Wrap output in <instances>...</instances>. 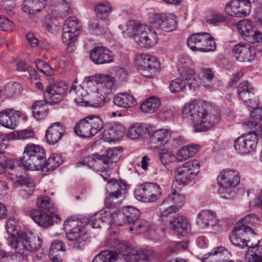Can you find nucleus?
I'll list each match as a JSON object with an SVG mask.
<instances>
[{
    "label": "nucleus",
    "mask_w": 262,
    "mask_h": 262,
    "mask_svg": "<svg viewBox=\"0 0 262 262\" xmlns=\"http://www.w3.org/2000/svg\"><path fill=\"white\" fill-rule=\"evenodd\" d=\"M101 163L99 155H92L83 158L77 164V166L80 167V165H86L91 168L97 170Z\"/></svg>",
    "instance_id": "obj_52"
},
{
    "label": "nucleus",
    "mask_w": 262,
    "mask_h": 262,
    "mask_svg": "<svg viewBox=\"0 0 262 262\" xmlns=\"http://www.w3.org/2000/svg\"><path fill=\"white\" fill-rule=\"evenodd\" d=\"M239 34L246 41L251 43L257 42L262 50V33L259 31L255 23L250 19L240 20L236 25Z\"/></svg>",
    "instance_id": "obj_9"
},
{
    "label": "nucleus",
    "mask_w": 262,
    "mask_h": 262,
    "mask_svg": "<svg viewBox=\"0 0 262 262\" xmlns=\"http://www.w3.org/2000/svg\"><path fill=\"white\" fill-rule=\"evenodd\" d=\"M70 93L75 95V101L78 105L87 106L89 105V101L85 99V91L81 87L72 85Z\"/></svg>",
    "instance_id": "obj_46"
},
{
    "label": "nucleus",
    "mask_w": 262,
    "mask_h": 262,
    "mask_svg": "<svg viewBox=\"0 0 262 262\" xmlns=\"http://www.w3.org/2000/svg\"><path fill=\"white\" fill-rule=\"evenodd\" d=\"M114 82V78L112 76L106 74L103 79L98 83L96 91L107 98L113 93Z\"/></svg>",
    "instance_id": "obj_30"
},
{
    "label": "nucleus",
    "mask_w": 262,
    "mask_h": 262,
    "mask_svg": "<svg viewBox=\"0 0 262 262\" xmlns=\"http://www.w3.org/2000/svg\"><path fill=\"white\" fill-rule=\"evenodd\" d=\"M250 0H232L227 2L225 6V13L233 17H244L251 12Z\"/></svg>",
    "instance_id": "obj_13"
},
{
    "label": "nucleus",
    "mask_w": 262,
    "mask_h": 262,
    "mask_svg": "<svg viewBox=\"0 0 262 262\" xmlns=\"http://www.w3.org/2000/svg\"><path fill=\"white\" fill-rule=\"evenodd\" d=\"M159 157L161 162L165 166L177 160V154L174 155L172 151L165 148L160 151Z\"/></svg>",
    "instance_id": "obj_56"
},
{
    "label": "nucleus",
    "mask_w": 262,
    "mask_h": 262,
    "mask_svg": "<svg viewBox=\"0 0 262 262\" xmlns=\"http://www.w3.org/2000/svg\"><path fill=\"white\" fill-rule=\"evenodd\" d=\"M28 235L24 233H21V234L10 241L9 245L14 246L16 252L20 254H24L28 252Z\"/></svg>",
    "instance_id": "obj_37"
},
{
    "label": "nucleus",
    "mask_w": 262,
    "mask_h": 262,
    "mask_svg": "<svg viewBox=\"0 0 262 262\" xmlns=\"http://www.w3.org/2000/svg\"><path fill=\"white\" fill-rule=\"evenodd\" d=\"M190 223L185 217L178 216L169 220L170 228L179 235H184L190 229Z\"/></svg>",
    "instance_id": "obj_29"
},
{
    "label": "nucleus",
    "mask_w": 262,
    "mask_h": 262,
    "mask_svg": "<svg viewBox=\"0 0 262 262\" xmlns=\"http://www.w3.org/2000/svg\"><path fill=\"white\" fill-rule=\"evenodd\" d=\"M108 196L105 199V203L108 204L110 201L124 197L126 192V185L122 181L116 180H110L107 186Z\"/></svg>",
    "instance_id": "obj_23"
},
{
    "label": "nucleus",
    "mask_w": 262,
    "mask_h": 262,
    "mask_svg": "<svg viewBox=\"0 0 262 262\" xmlns=\"http://www.w3.org/2000/svg\"><path fill=\"white\" fill-rule=\"evenodd\" d=\"M31 219L39 226L47 228L53 225V217L58 219V215L48 214L42 210L37 209L32 210L30 212Z\"/></svg>",
    "instance_id": "obj_26"
},
{
    "label": "nucleus",
    "mask_w": 262,
    "mask_h": 262,
    "mask_svg": "<svg viewBox=\"0 0 262 262\" xmlns=\"http://www.w3.org/2000/svg\"><path fill=\"white\" fill-rule=\"evenodd\" d=\"M126 33L129 36H133L134 40L143 47L150 48L157 42L158 37L155 31L134 20L126 23Z\"/></svg>",
    "instance_id": "obj_2"
},
{
    "label": "nucleus",
    "mask_w": 262,
    "mask_h": 262,
    "mask_svg": "<svg viewBox=\"0 0 262 262\" xmlns=\"http://www.w3.org/2000/svg\"><path fill=\"white\" fill-rule=\"evenodd\" d=\"M240 181L241 176L238 170L230 168L221 170L217 177V182L222 197L228 199L234 192L233 189L239 184Z\"/></svg>",
    "instance_id": "obj_6"
},
{
    "label": "nucleus",
    "mask_w": 262,
    "mask_h": 262,
    "mask_svg": "<svg viewBox=\"0 0 262 262\" xmlns=\"http://www.w3.org/2000/svg\"><path fill=\"white\" fill-rule=\"evenodd\" d=\"M118 255L117 252L103 251L95 257L92 262H114Z\"/></svg>",
    "instance_id": "obj_50"
},
{
    "label": "nucleus",
    "mask_w": 262,
    "mask_h": 262,
    "mask_svg": "<svg viewBox=\"0 0 262 262\" xmlns=\"http://www.w3.org/2000/svg\"><path fill=\"white\" fill-rule=\"evenodd\" d=\"M162 189L160 186L153 183L141 185L135 191L137 199L144 202H154L161 196Z\"/></svg>",
    "instance_id": "obj_14"
},
{
    "label": "nucleus",
    "mask_w": 262,
    "mask_h": 262,
    "mask_svg": "<svg viewBox=\"0 0 262 262\" xmlns=\"http://www.w3.org/2000/svg\"><path fill=\"white\" fill-rule=\"evenodd\" d=\"M99 156L101 163L105 164H109L116 162L118 159L116 151L112 149L106 150V154L99 155Z\"/></svg>",
    "instance_id": "obj_58"
},
{
    "label": "nucleus",
    "mask_w": 262,
    "mask_h": 262,
    "mask_svg": "<svg viewBox=\"0 0 262 262\" xmlns=\"http://www.w3.org/2000/svg\"><path fill=\"white\" fill-rule=\"evenodd\" d=\"M23 117L26 120L27 117L21 112L12 108L4 109L0 112V124L3 126L15 129L19 123V118Z\"/></svg>",
    "instance_id": "obj_19"
},
{
    "label": "nucleus",
    "mask_w": 262,
    "mask_h": 262,
    "mask_svg": "<svg viewBox=\"0 0 262 262\" xmlns=\"http://www.w3.org/2000/svg\"><path fill=\"white\" fill-rule=\"evenodd\" d=\"M66 132V127L60 122L50 124L46 132V139L48 143L54 145L62 138Z\"/></svg>",
    "instance_id": "obj_24"
},
{
    "label": "nucleus",
    "mask_w": 262,
    "mask_h": 262,
    "mask_svg": "<svg viewBox=\"0 0 262 262\" xmlns=\"http://www.w3.org/2000/svg\"><path fill=\"white\" fill-rule=\"evenodd\" d=\"M103 127V121L97 115H89L81 119L75 125L74 132L83 138H90L95 136Z\"/></svg>",
    "instance_id": "obj_8"
},
{
    "label": "nucleus",
    "mask_w": 262,
    "mask_h": 262,
    "mask_svg": "<svg viewBox=\"0 0 262 262\" xmlns=\"http://www.w3.org/2000/svg\"><path fill=\"white\" fill-rule=\"evenodd\" d=\"M95 10L99 18L105 20L108 18L111 13L112 7L108 2H103L95 7Z\"/></svg>",
    "instance_id": "obj_49"
},
{
    "label": "nucleus",
    "mask_w": 262,
    "mask_h": 262,
    "mask_svg": "<svg viewBox=\"0 0 262 262\" xmlns=\"http://www.w3.org/2000/svg\"><path fill=\"white\" fill-rule=\"evenodd\" d=\"M144 132L143 127L139 124H135L130 126L127 132V136L132 139L139 138Z\"/></svg>",
    "instance_id": "obj_59"
},
{
    "label": "nucleus",
    "mask_w": 262,
    "mask_h": 262,
    "mask_svg": "<svg viewBox=\"0 0 262 262\" xmlns=\"http://www.w3.org/2000/svg\"><path fill=\"white\" fill-rule=\"evenodd\" d=\"M257 107L253 108L250 120L243 124L250 129H254L258 134H262V108Z\"/></svg>",
    "instance_id": "obj_28"
},
{
    "label": "nucleus",
    "mask_w": 262,
    "mask_h": 262,
    "mask_svg": "<svg viewBox=\"0 0 262 262\" xmlns=\"http://www.w3.org/2000/svg\"><path fill=\"white\" fill-rule=\"evenodd\" d=\"M259 224V219L258 217L254 214H250L243 218L240 222L236 224L239 225L240 227L245 229L246 231H251L252 229L250 226H255Z\"/></svg>",
    "instance_id": "obj_47"
},
{
    "label": "nucleus",
    "mask_w": 262,
    "mask_h": 262,
    "mask_svg": "<svg viewBox=\"0 0 262 262\" xmlns=\"http://www.w3.org/2000/svg\"><path fill=\"white\" fill-rule=\"evenodd\" d=\"M187 45L192 51L201 52L214 51L216 48L213 37L207 33L192 34L187 39Z\"/></svg>",
    "instance_id": "obj_11"
},
{
    "label": "nucleus",
    "mask_w": 262,
    "mask_h": 262,
    "mask_svg": "<svg viewBox=\"0 0 262 262\" xmlns=\"http://www.w3.org/2000/svg\"><path fill=\"white\" fill-rule=\"evenodd\" d=\"M254 91V88L248 81L242 82L238 87L240 98L248 106L251 108H255L258 105V100Z\"/></svg>",
    "instance_id": "obj_20"
},
{
    "label": "nucleus",
    "mask_w": 262,
    "mask_h": 262,
    "mask_svg": "<svg viewBox=\"0 0 262 262\" xmlns=\"http://www.w3.org/2000/svg\"><path fill=\"white\" fill-rule=\"evenodd\" d=\"M245 236L246 238L245 247H248L249 248L259 244L260 236L256 233L253 229H251V231H248V230L245 231Z\"/></svg>",
    "instance_id": "obj_55"
},
{
    "label": "nucleus",
    "mask_w": 262,
    "mask_h": 262,
    "mask_svg": "<svg viewBox=\"0 0 262 262\" xmlns=\"http://www.w3.org/2000/svg\"><path fill=\"white\" fill-rule=\"evenodd\" d=\"M106 98L101 95L97 91L92 93L89 101V105L98 107L102 106L105 103Z\"/></svg>",
    "instance_id": "obj_57"
},
{
    "label": "nucleus",
    "mask_w": 262,
    "mask_h": 262,
    "mask_svg": "<svg viewBox=\"0 0 262 262\" xmlns=\"http://www.w3.org/2000/svg\"><path fill=\"white\" fill-rule=\"evenodd\" d=\"M200 148V146L197 144H191L183 146L176 153L177 161L182 162L193 157L198 153Z\"/></svg>",
    "instance_id": "obj_36"
},
{
    "label": "nucleus",
    "mask_w": 262,
    "mask_h": 262,
    "mask_svg": "<svg viewBox=\"0 0 262 262\" xmlns=\"http://www.w3.org/2000/svg\"><path fill=\"white\" fill-rule=\"evenodd\" d=\"M6 228L10 238H15L21 234L20 227L17 220L15 219H9L6 222Z\"/></svg>",
    "instance_id": "obj_54"
},
{
    "label": "nucleus",
    "mask_w": 262,
    "mask_h": 262,
    "mask_svg": "<svg viewBox=\"0 0 262 262\" xmlns=\"http://www.w3.org/2000/svg\"><path fill=\"white\" fill-rule=\"evenodd\" d=\"M125 217V222L129 226L139 219L140 211L134 207H126L123 209Z\"/></svg>",
    "instance_id": "obj_51"
},
{
    "label": "nucleus",
    "mask_w": 262,
    "mask_h": 262,
    "mask_svg": "<svg viewBox=\"0 0 262 262\" xmlns=\"http://www.w3.org/2000/svg\"><path fill=\"white\" fill-rule=\"evenodd\" d=\"M200 166V162L196 159L184 162L176 169V182L184 185L188 184L198 176Z\"/></svg>",
    "instance_id": "obj_10"
},
{
    "label": "nucleus",
    "mask_w": 262,
    "mask_h": 262,
    "mask_svg": "<svg viewBox=\"0 0 262 262\" xmlns=\"http://www.w3.org/2000/svg\"><path fill=\"white\" fill-rule=\"evenodd\" d=\"M206 105L199 100H193L185 105L182 110L183 117L189 118L197 132L207 131L220 122L221 114L215 111L208 113Z\"/></svg>",
    "instance_id": "obj_1"
},
{
    "label": "nucleus",
    "mask_w": 262,
    "mask_h": 262,
    "mask_svg": "<svg viewBox=\"0 0 262 262\" xmlns=\"http://www.w3.org/2000/svg\"><path fill=\"white\" fill-rule=\"evenodd\" d=\"M149 229V223L142 219H138L129 225V230L134 234H141L147 231Z\"/></svg>",
    "instance_id": "obj_48"
},
{
    "label": "nucleus",
    "mask_w": 262,
    "mask_h": 262,
    "mask_svg": "<svg viewBox=\"0 0 262 262\" xmlns=\"http://www.w3.org/2000/svg\"><path fill=\"white\" fill-rule=\"evenodd\" d=\"M45 159L44 148L38 145L30 143L25 146L20 161L26 169L39 170L42 168Z\"/></svg>",
    "instance_id": "obj_4"
},
{
    "label": "nucleus",
    "mask_w": 262,
    "mask_h": 262,
    "mask_svg": "<svg viewBox=\"0 0 262 262\" xmlns=\"http://www.w3.org/2000/svg\"><path fill=\"white\" fill-rule=\"evenodd\" d=\"M23 91V85L16 81L7 83L4 88V94L8 98H14L19 96Z\"/></svg>",
    "instance_id": "obj_39"
},
{
    "label": "nucleus",
    "mask_w": 262,
    "mask_h": 262,
    "mask_svg": "<svg viewBox=\"0 0 262 262\" xmlns=\"http://www.w3.org/2000/svg\"><path fill=\"white\" fill-rule=\"evenodd\" d=\"M33 115L37 119H44L48 114V106L45 101H36L32 106Z\"/></svg>",
    "instance_id": "obj_45"
},
{
    "label": "nucleus",
    "mask_w": 262,
    "mask_h": 262,
    "mask_svg": "<svg viewBox=\"0 0 262 262\" xmlns=\"http://www.w3.org/2000/svg\"><path fill=\"white\" fill-rule=\"evenodd\" d=\"M113 102L116 105L125 108L132 107L136 103L134 97L127 93L118 94L114 97Z\"/></svg>",
    "instance_id": "obj_38"
},
{
    "label": "nucleus",
    "mask_w": 262,
    "mask_h": 262,
    "mask_svg": "<svg viewBox=\"0 0 262 262\" xmlns=\"http://www.w3.org/2000/svg\"><path fill=\"white\" fill-rule=\"evenodd\" d=\"M239 225H235L234 230L230 235V239L234 245L243 248L245 247L246 244L245 230V229L241 228Z\"/></svg>",
    "instance_id": "obj_40"
},
{
    "label": "nucleus",
    "mask_w": 262,
    "mask_h": 262,
    "mask_svg": "<svg viewBox=\"0 0 262 262\" xmlns=\"http://www.w3.org/2000/svg\"><path fill=\"white\" fill-rule=\"evenodd\" d=\"M169 202L172 203L173 205L171 206L176 207L178 210L181 208L186 202L185 195L181 193L180 190L173 188V184L172 186L170 193L164 201V203H169Z\"/></svg>",
    "instance_id": "obj_33"
},
{
    "label": "nucleus",
    "mask_w": 262,
    "mask_h": 262,
    "mask_svg": "<svg viewBox=\"0 0 262 262\" xmlns=\"http://www.w3.org/2000/svg\"><path fill=\"white\" fill-rule=\"evenodd\" d=\"M178 67L180 75L185 80L181 78L173 80L169 86L171 92L177 93L183 91L186 82L191 88L194 89L199 86L200 79L196 75L194 70L187 66L186 61L184 59L180 60Z\"/></svg>",
    "instance_id": "obj_3"
},
{
    "label": "nucleus",
    "mask_w": 262,
    "mask_h": 262,
    "mask_svg": "<svg viewBox=\"0 0 262 262\" xmlns=\"http://www.w3.org/2000/svg\"><path fill=\"white\" fill-rule=\"evenodd\" d=\"M203 85L206 89H211L215 88V81L214 72L212 69L202 67L199 72Z\"/></svg>",
    "instance_id": "obj_31"
},
{
    "label": "nucleus",
    "mask_w": 262,
    "mask_h": 262,
    "mask_svg": "<svg viewBox=\"0 0 262 262\" xmlns=\"http://www.w3.org/2000/svg\"><path fill=\"white\" fill-rule=\"evenodd\" d=\"M14 23L7 17H0V29L4 31L12 32L14 30Z\"/></svg>",
    "instance_id": "obj_64"
},
{
    "label": "nucleus",
    "mask_w": 262,
    "mask_h": 262,
    "mask_svg": "<svg viewBox=\"0 0 262 262\" xmlns=\"http://www.w3.org/2000/svg\"><path fill=\"white\" fill-rule=\"evenodd\" d=\"M37 69L48 76L54 75V70L45 61L38 59L35 61Z\"/></svg>",
    "instance_id": "obj_61"
},
{
    "label": "nucleus",
    "mask_w": 262,
    "mask_h": 262,
    "mask_svg": "<svg viewBox=\"0 0 262 262\" xmlns=\"http://www.w3.org/2000/svg\"><path fill=\"white\" fill-rule=\"evenodd\" d=\"M225 20V17L222 14L214 11L208 12L206 17V21L210 24H215Z\"/></svg>",
    "instance_id": "obj_62"
},
{
    "label": "nucleus",
    "mask_w": 262,
    "mask_h": 262,
    "mask_svg": "<svg viewBox=\"0 0 262 262\" xmlns=\"http://www.w3.org/2000/svg\"><path fill=\"white\" fill-rule=\"evenodd\" d=\"M67 89V86L63 83H56L48 86L44 95L50 103H57L62 100Z\"/></svg>",
    "instance_id": "obj_25"
},
{
    "label": "nucleus",
    "mask_w": 262,
    "mask_h": 262,
    "mask_svg": "<svg viewBox=\"0 0 262 262\" xmlns=\"http://www.w3.org/2000/svg\"><path fill=\"white\" fill-rule=\"evenodd\" d=\"M90 57L96 64L109 63L113 61L114 55L112 51L103 47H96L90 52Z\"/></svg>",
    "instance_id": "obj_22"
},
{
    "label": "nucleus",
    "mask_w": 262,
    "mask_h": 262,
    "mask_svg": "<svg viewBox=\"0 0 262 262\" xmlns=\"http://www.w3.org/2000/svg\"><path fill=\"white\" fill-rule=\"evenodd\" d=\"M42 240L38 236L31 235L28 236V249L29 251L32 252L39 250L41 246Z\"/></svg>",
    "instance_id": "obj_60"
},
{
    "label": "nucleus",
    "mask_w": 262,
    "mask_h": 262,
    "mask_svg": "<svg viewBox=\"0 0 262 262\" xmlns=\"http://www.w3.org/2000/svg\"><path fill=\"white\" fill-rule=\"evenodd\" d=\"M160 105V100L157 97L152 96L141 104L140 109L143 112L152 113L156 111Z\"/></svg>",
    "instance_id": "obj_44"
},
{
    "label": "nucleus",
    "mask_w": 262,
    "mask_h": 262,
    "mask_svg": "<svg viewBox=\"0 0 262 262\" xmlns=\"http://www.w3.org/2000/svg\"><path fill=\"white\" fill-rule=\"evenodd\" d=\"M63 162L61 156L58 154L53 153L48 158L47 161L46 159L43 162L42 168L40 170L47 171H53L58 167Z\"/></svg>",
    "instance_id": "obj_43"
},
{
    "label": "nucleus",
    "mask_w": 262,
    "mask_h": 262,
    "mask_svg": "<svg viewBox=\"0 0 262 262\" xmlns=\"http://www.w3.org/2000/svg\"><path fill=\"white\" fill-rule=\"evenodd\" d=\"M210 256H216L217 257L226 259L229 257L230 253L229 251L224 247H216L213 249Z\"/></svg>",
    "instance_id": "obj_63"
},
{
    "label": "nucleus",
    "mask_w": 262,
    "mask_h": 262,
    "mask_svg": "<svg viewBox=\"0 0 262 262\" xmlns=\"http://www.w3.org/2000/svg\"><path fill=\"white\" fill-rule=\"evenodd\" d=\"M66 246L62 241H55L51 246L49 256L54 262L60 261L65 254Z\"/></svg>",
    "instance_id": "obj_34"
},
{
    "label": "nucleus",
    "mask_w": 262,
    "mask_h": 262,
    "mask_svg": "<svg viewBox=\"0 0 262 262\" xmlns=\"http://www.w3.org/2000/svg\"><path fill=\"white\" fill-rule=\"evenodd\" d=\"M151 140L157 146H165L174 149L180 145L177 139L172 138V132L167 128H161L154 131L150 134Z\"/></svg>",
    "instance_id": "obj_16"
},
{
    "label": "nucleus",
    "mask_w": 262,
    "mask_h": 262,
    "mask_svg": "<svg viewBox=\"0 0 262 262\" xmlns=\"http://www.w3.org/2000/svg\"><path fill=\"white\" fill-rule=\"evenodd\" d=\"M46 2V0H25L22 9L26 13L34 15L45 8Z\"/></svg>",
    "instance_id": "obj_35"
},
{
    "label": "nucleus",
    "mask_w": 262,
    "mask_h": 262,
    "mask_svg": "<svg viewBox=\"0 0 262 262\" xmlns=\"http://www.w3.org/2000/svg\"><path fill=\"white\" fill-rule=\"evenodd\" d=\"M116 248L122 255L125 256L127 262H135L139 258L140 261L144 262L145 259L148 260V251L145 249H136L129 246L124 241H119L116 246Z\"/></svg>",
    "instance_id": "obj_15"
},
{
    "label": "nucleus",
    "mask_w": 262,
    "mask_h": 262,
    "mask_svg": "<svg viewBox=\"0 0 262 262\" xmlns=\"http://www.w3.org/2000/svg\"><path fill=\"white\" fill-rule=\"evenodd\" d=\"M83 31L81 21L75 16H70L64 21L62 27V40L67 45V51H74L75 43Z\"/></svg>",
    "instance_id": "obj_5"
},
{
    "label": "nucleus",
    "mask_w": 262,
    "mask_h": 262,
    "mask_svg": "<svg viewBox=\"0 0 262 262\" xmlns=\"http://www.w3.org/2000/svg\"><path fill=\"white\" fill-rule=\"evenodd\" d=\"M13 181L19 183L21 186L22 195L24 196L30 195L34 192L35 185L34 181L27 177L16 176V178L12 177Z\"/></svg>",
    "instance_id": "obj_32"
},
{
    "label": "nucleus",
    "mask_w": 262,
    "mask_h": 262,
    "mask_svg": "<svg viewBox=\"0 0 262 262\" xmlns=\"http://www.w3.org/2000/svg\"><path fill=\"white\" fill-rule=\"evenodd\" d=\"M125 128L120 124H113L105 126L102 135L105 141H114L122 137L125 133Z\"/></svg>",
    "instance_id": "obj_27"
},
{
    "label": "nucleus",
    "mask_w": 262,
    "mask_h": 262,
    "mask_svg": "<svg viewBox=\"0 0 262 262\" xmlns=\"http://www.w3.org/2000/svg\"><path fill=\"white\" fill-rule=\"evenodd\" d=\"M176 16L172 14H153L149 20L153 28H161L166 32H170L176 28Z\"/></svg>",
    "instance_id": "obj_17"
},
{
    "label": "nucleus",
    "mask_w": 262,
    "mask_h": 262,
    "mask_svg": "<svg viewBox=\"0 0 262 262\" xmlns=\"http://www.w3.org/2000/svg\"><path fill=\"white\" fill-rule=\"evenodd\" d=\"M198 222H201L205 227L215 226L219 223L216 214L210 210L202 211L198 215Z\"/></svg>",
    "instance_id": "obj_41"
},
{
    "label": "nucleus",
    "mask_w": 262,
    "mask_h": 262,
    "mask_svg": "<svg viewBox=\"0 0 262 262\" xmlns=\"http://www.w3.org/2000/svg\"><path fill=\"white\" fill-rule=\"evenodd\" d=\"M247 258L254 262H262V246L258 244L256 246L248 248L246 253Z\"/></svg>",
    "instance_id": "obj_53"
},
{
    "label": "nucleus",
    "mask_w": 262,
    "mask_h": 262,
    "mask_svg": "<svg viewBox=\"0 0 262 262\" xmlns=\"http://www.w3.org/2000/svg\"><path fill=\"white\" fill-rule=\"evenodd\" d=\"M67 239L73 242V247L81 249L85 245L88 238L86 231L82 222L78 219H69L64 224Z\"/></svg>",
    "instance_id": "obj_7"
},
{
    "label": "nucleus",
    "mask_w": 262,
    "mask_h": 262,
    "mask_svg": "<svg viewBox=\"0 0 262 262\" xmlns=\"http://www.w3.org/2000/svg\"><path fill=\"white\" fill-rule=\"evenodd\" d=\"M36 204L38 208L49 212L50 214H55L57 213V209L53 200L47 196H42L38 198Z\"/></svg>",
    "instance_id": "obj_42"
},
{
    "label": "nucleus",
    "mask_w": 262,
    "mask_h": 262,
    "mask_svg": "<svg viewBox=\"0 0 262 262\" xmlns=\"http://www.w3.org/2000/svg\"><path fill=\"white\" fill-rule=\"evenodd\" d=\"M232 52L235 58L241 62L251 61L254 59L255 48L247 43H239L234 46Z\"/></svg>",
    "instance_id": "obj_21"
},
{
    "label": "nucleus",
    "mask_w": 262,
    "mask_h": 262,
    "mask_svg": "<svg viewBox=\"0 0 262 262\" xmlns=\"http://www.w3.org/2000/svg\"><path fill=\"white\" fill-rule=\"evenodd\" d=\"M142 61L139 70L142 76L147 78H153L160 71L159 62L149 55H141Z\"/></svg>",
    "instance_id": "obj_18"
},
{
    "label": "nucleus",
    "mask_w": 262,
    "mask_h": 262,
    "mask_svg": "<svg viewBox=\"0 0 262 262\" xmlns=\"http://www.w3.org/2000/svg\"><path fill=\"white\" fill-rule=\"evenodd\" d=\"M258 136L262 137V134H258L255 130L239 136L234 140L235 150L242 154H246L254 151L257 146Z\"/></svg>",
    "instance_id": "obj_12"
}]
</instances>
